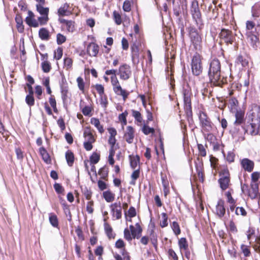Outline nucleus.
Listing matches in <instances>:
<instances>
[{"mask_svg": "<svg viewBox=\"0 0 260 260\" xmlns=\"http://www.w3.org/2000/svg\"><path fill=\"white\" fill-rule=\"evenodd\" d=\"M203 81L199 77L196 76L190 79L189 81L188 85L190 89H185L183 91L184 107L187 115H191L192 114L190 99L191 93L190 91L191 88H193L196 91L201 89L203 87Z\"/></svg>", "mask_w": 260, "mask_h": 260, "instance_id": "1", "label": "nucleus"}, {"mask_svg": "<svg viewBox=\"0 0 260 260\" xmlns=\"http://www.w3.org/2000/svg\"><path fill=\"white\" fill-rule=\"evenodd\" d=\"M247 119L250 125V134L252 135H256L260 127V107L257 105L252 106L247 113Z\"/></svg>", "mask_w": 260, "mask_h": 260, "instance_id": "2", "label": "nucleus"}, {"mask_svg": "<svg viewBox=\"0 0 260 260\" xmlns=\"http://www.w3.org/2000/svg\"><path fill=\"white\" fill-rule=\"evenodd\" d=\"M220 63L218 59H213L210 63L208 75L210 81L214 84H219L220 80Z\"/></svg>", "mask_w": 260, "mask_h": 260, "instance_id": "3", "label": "nucleus"}, {"mask_svg": "<svg viewBox=\"0 0 260 260\" xmlns=\"http://www.w3.org/2000/svg\"><path fill=\"white\" fill-rule=\"evenodd\" d=\"M241 189L244 193H247L251 199H259L260 198V191L257 183H251L249 188L246 184L242 185Z\"/></svg>", "mask_w": 260, "mask_h": 260, "instance_id": "4", "label": "nucleus"}, {"mask_svg": "<svg viewBox=\"0 0 260 260\" xmlns=\"http://www.w3.org/2000/svg\"><path fill=\"white\" fill-rule=\"evenodd\" d=\"M110 80L114 92L118 95L122 96L123 100L125 101L129 95V92L122 88L116 76L111 77Z\"/></svg>", "mask_w": 260, "mask_h": 260, "instance_id": "5", "label": "nucleus"}, {"mask_svg": "<svg viewBox=\"0 0 260 260\" xmlns=\"http://www.w3.org/2000/svg\"><path fill=\"white\" fill-rule=\"evenodd\" d=\"M199 119L203 133H210L213 129V124L207 115L204 112H200Z\"/></svg>", "mask_w": 260, "mask_h": 260, "instance_id": "6", "label": "nucleus"}, {"mask_svg": "<svg viewBox=\"0 0 260 260\" xmlns=\"http://www.w3.org/2000/svg\"><path fill=\"white\" fill-rule=\"evenodd\" d=\"M191 70L192 74L198 76L202 72L201 56L198 54H194L191 60Z\"/></svg>", "mask_w": 260, "mask_h": 260, "instance_id": "7", "label": "nucleus"}, {"mask_svg": "<svg viewBox=\"0 0 260 260\" xmlns=\"http://www.w3.org/2000/svg\"><path fill=\"white\" fill-rule=\"evenodd\" d=\"M220 178L218 182L222 190L226 189L230 185V173L228 169H222L219 174Z\"/></svg>", "mask_w": 260, "mask_h": 260, "instance_id": "8", "label": "nucleus"}, {"mask_svg": "<svg viewBox=\"0 0 260 260\" xmlns=\"http://www.w3.org/2000/svg\"><path fill=\"white\" fill-rule=\"evenodd\" d=\"M189 37L192 44L196 50H200L201 47L202 39L194 28H191L189 30Z\"/></svg>", "mask_w": 260, "mask_h": 260, "instance_id": "9", "label": "nucleus"}, {"mask_svg": "<svg viewBox=\"0 0 260 260\" xmlns=\"http://www.w3.org/2000/svg\"><path fill=\"white\" fill-rule=\"evenodd\" d=\"M131 67L125 63L121 65L118 69L117 74L122 80H127L132 76Z\"/></svg>", "mask_w": 260, "mask_h": 260, "instance_id": "10", "label": "nucleus"}, {"mask_svg": "<svg viewBox=\"0 0 260 260\" xmlns=\"http://www.w3.org/2000/svg\"><path fill=\"white\" fill-rule=\"evenodd\" d=\"M247 239L249 241V244H252L253 237L255 239V243L252 245L253 248L257 252H260V236H255V230L252 228H249L246 233Z\"/></svg>", "mask_w": 260, "mask_h": 260, "instance_id": "11", "label": "nucleus"}, {"mask_svg": "<svg viewBox=\"0 0 260 260\" xmlns=\"http://www.w3.org/2000/svg\"><path fill=\"white\" fill-rule=\"evenodd\" d=\"M191 13L193 19L195 20L197 24L201 23V14L199 10L198 3L196 1L192 2L191 7Z\"/></svg>", "mask_w": 260, "mask_h": 260, "instance_id": "12", "label": "nucleus"}, {"mask_svg": "<svg viewBox=\"0 0 260 260\" xmlns=\"http://www.w3.org/2000/svg\"><path fill=\"white\" fill-rule=\"evenodd\" d=\"M111 213L113 218L119 219L121 217L122 208L120 202L112 204L110 206Z\"/></svg>", "mask_w": 260, "mask_h": 260, "instance_id": "13", "label": "nucleus"}, {"mask_svg": "<svg viewBox=\"0 0 260 260\" xmlns=\"http://www.w3.org/2000/svg\"><path fill=\"white\" fill-rule=\"evenodd\" d=\"M247 36L248 41L253 48H256L257 47V44L259 43L258 33L255 32L254 34L252 31H247Z\"/></svg>", "mask_w": 260, "mask_h": 260, "instance_id": "14", "label": "nucleus"}, {"mask_svg": "<svg viewBox=\"0 0 260 260\" xmlns=\"http://www.w3.org/2000/svg\"><path fill=\"white\" fill-rule=\"evenodd\" d=\"M242 168L245 171L251 172L254 168V162L248 158H245L240 160Z\"/></svg>", "mask_w": 260, "mask_h": 260, "instance_id": "15", "label": "nucleus"}, {"mask_svg": "<svg viewBox=\"0 0 260 260\" xmlns=\"http://www.w3.org/2000/svg\"><path fill=\"white\" fill-rule=\"evenodd\" d=\"M220 38L226 43L232 44L233 36L231 31L229 29H222L220 33Z\"/></svg>", "mask_w": 260, "mask_h": 260, "instance_id": "16", "label": "nucleus"}, {"mask_svg": "<svg viewBox=\"0 0 260 260\" xmlns=\"http://www.w3.org/2000/svg\"><path fill=\"white\" fill-rule=\"evenodd\" d=\"M216 213L220 218L223 217L225 213L224 202L221 199L218 200L216 206Z\"/></svg>", "mask_w": 260, "mask_h": 260, "instance_id": "17", "label": "nucleus"}, {"mask_svg": "<svg viewBox=\"0 0 260 260\" xmlns=\"http://www.w3.org/2000/svg\"><path fill=\"white\" fill-rule=\"evenodd\" d=\"M99 50V46L94 43H90L87 46V53L90 56H96Z\"/></svg>", "mask_w": 260, "mask_h": 260, "instance_id": "18", "label": "nucleus"}, {"mask_svg": "<svg viewBox=\"0 0 260 260\" xmlns=\"http://www.w3.org/2000/svg\"><path fill=\"white\" fill-rule=\"evenodd\" d=\"M134 129L131 126L126 127V132L124 135L125 141L129 144L133 143L134 138Z\"/></svg>", "mask_w": 260, "mask_h": 260, "instance_id": "19", "label": "nucleus"}, {"mask_svg": "<svg viewBox=\"0 0 260 260\" xmlns=\"http://www.w3.org/2000/svg\"><path fill=\"white\" fill-rule=\"evenodd\" d=\"M108 131L110 134L108 139V143L111 145V148H114L116 142L115 136L117 135V131L114 127L108 128Z\"/></svg>", "mask_w": 260, "mask_h": 260, "instance_id": "20", "label": "nucleus"}, {"mask_svg": "<svg viewBox=\"0 0 260 260\" xmlns=\"http://www.w3.org/2000/svg\"><path fill=\"white\" fill-rule=\"evenodd\" d=\"M34 14L29 11L28 16L25 18V21L29 26L37 27L39 26V22L34 18Z\"/></svg>", "mask_w": 260, "mask_h": 260, "instance_id": "21", "label": "nucleus"}, {"mask_svg": "<svg viewBox=\"0 0 260 260\" xmlns=\"http://www.w3.org/2000/svg\"><path fill=\"white\" fill-rule=\"evenodd\" d=\"M244 112L241 110H237L235 114L236 120L234 122V125L238 126L241 124L244 120Z\"/></svg>", "mask_w": 260, "mask_h": 260, "instance_id": "22", "label": "nucleus"}, {"mask_svg": "<svg viewBox=\"0 0 260 260\" xmlns=\"http://www.w3.org/2000/svg\"><path fill=\"white\" fill-rule=\"evenodd\" d=\"M59 15L68 16L71 13V10L70 9V6L68 4H63L58 10Z\"/></svg>", "mask_w": 260, "mask_h": 260, "instance_id": "23", "label": "nucleus"}, {"mask_svg": "<svg viewBox=\"0 0 260 260\" xmlns=\"http://www.w3.org/2000/svg\"><path fill=\"white\" fill-rule=\"evenodd\" d=\"M136 225V228H135L133 225H131L129 229L133 238H138L142 232V229L139 223H137Z\"/></svg>", "mask_w": 260, "mask_h": 260, "instance_id": "24", "label": "nucleus"}, {"mask_svg": "<svg viewBox=\"0 0 260 260\" xmlns=\"http://www.w3.org/2000/svg\"><path fill=\"white\" fill-rule=\"evenodd\" d=\"M129 159L131 167L134 170L137 169L140 164V157L138 155H130Z\"/></svg>", "mask_w": 260, "mask_h": 260, "instance_id": "25", "label": "nucleus"}, {"mask_svg": "<svg viewBox=\"0 0 260 260\" xmlns=\"http://www.w3.org/2000/svg\"><path fill=\"white\" fill-rule=\"evenodd\" d=\"M90 123L94 125L100 134H103L104 132V129L98 118L92 117L90 119Z\"/></svg>", "mask_w": 260, "mask_h": 260, "instance_id": "26", "label": "nucleus"}, {"mask_svg": "<svg viewBox=\"0 0 260 260\" xmlns=\"http://www.w3.org/2000/svg\"><path fill=\"white\" fill-rule=\"evenodd\" d=\"M132 57L134 62H138L139 58V50L137 46L134 45L131 47Z\"/></svg>", "mask_w": 260, "mask_h": 260, "instance_id": "27", "label": "nucleus"}, {"mask_svg": "<svg viewBox=\"0 0 260 260\" xmlns=\"http://www.w3.org/2000/svg\"><path fill=\"white\" fill-rule=\"evenodd\" d=\"M106 218H104V230L105 233L109 239L114 238L115 234L113 233L112 228L111 226L106 222Z\"/></svg>", "mask_w": 260, "mask_h": 260, "instance_id": "28", "label": "nucleus"}, {"mask_svg": "<svg viewBox=\"0 0 260 260\" xmlns=\"http://www.w3.org/2000/svg\"><path fill=\"white\" fill-rule=\"evenodd\" d=\"M84 137L85 139L86 142H89L93 143L95 141V139L92 135L90 128L86 127L84 132Z\"/></svg>", "mask_w": 260, "mask_h": 260, "instance_id": "29", "label": "nucleus"}, {"mask_svg": "<svg viewBox=\"0 0 260 260\" xmlns=\"http://www.w3.org/2000/svg\"><path fill=\"white\" fill-rule=\"evenodd\" d=\"M39 152L42 156L43 160L47 164H50L51 159L49 154L44 147H42L39 149Z\"/></svg>", "mask_w": 260, "mask_h": 260, "instance_id": "30", "label": "nucleus"}, {"mask_svg": "<svg viewBox=\"0 0 260 260\" xmlns=\"http://www.w3.org/2000/svg\"><path fill=\"white\" fill-rule=\"evenodd\" d=\"M252 16L254 18L260 17V2L257 3L251 8Z\"/></svg>", "mask_w": 260, "mask_h": 260, "instance_id": "31", "label": "nucleus"}, {"mask_svg": "<svg viewBox=\"0 0 260 260\" xmlns=\"http://www.w3.org/2000/svg\"><path fill=\"white\" fill-rule=\"evenodd\" d=\"M15 21L18 31L19 32H22L24 31V26L23 25V20L21 16L19 14H17L15 17Z\"/></svg>", "mask_w": 260, "mask_h": 260, "instance_id": "32", "label": "nucleus"}, {"mask_svg": "<svg viewBox=\"0 0 260 260\" xmlns=\"http://www.w3.org/2000/svg\"><path fill=\"white\" fill-rule=\"evenodd\" d=\"M103 196L106 202L108 203L113 202L115 198V194L110 190L104 191Z\"/></svg>", "mask_w": 260, "mask_h": 260, "instance_id": "33", "label": "nucleus"}, {"mask_svg": "<svg viewBox=\"0 0 260 260\" xmlns=\"http://www.w3.org/2000/svg\"><path fill=\"white\" fill-rule=\"evenodd\" d=\"M66 159L68 165L71 167L74 162V155L71 150H68L66 153Z\"/></svg>", "mask_w": 260, "mask_h": 260, "instance_id": "34", "label": "nucleus"}, {"mask_svg": "<svg viewBox=\"0 0 260 260\" xmlns=\"http://www.w3.org/2000/svg\"><path fill=\"white\" fill-rule=\"evenodd\" d=\"M40 38L43 40H48L50 38L49 32L45 28H42L39 31Z\"/></svg>", "mask_w": 260, "mask_h": 260, "instance_id": "35", "label": "nucleus"}, {"mask_svg": "<svg viewBox=\"0 0 260 260\" xmlns=\"http://www.w3.org/2000/svg\"><path fill=\"white\" fill-rule=\"evenodd\" d=\"M80 107L83 114L86 116H91L92 115V108L89 106H85L82 108L81 103L80 104Z\"/></svg>", "mask_w": 260, "mask_h": 260, "instance_id": "36", "label": "nucleus"}, {"mask_svg": "<svg viewBox=\"0 0 260 260\" xmlns=\"http://www.w3.org/2000/svg\"><path fill=\"white\" fill-rule=\"evenodd\" d=\"M61 93L63 101L65 102L66 101H67L69 96L68 88L66 85H63L61 86Z\"/></svg>", "mask_w": 260, "mask_h": 260, "instance_id": "37", "label": "nucleus"}, {"mask_svg": "<svg viewBox=\"0 0 260 260\" xmlns=\"http://www.w3.org/2000/svg\"><path fill=\"white\" fill-rule=\"evenodd\" d=\"M49 219L51 224L54 227H57L58 225V219L56 215L54 213H50L49 215Z\"/></svg>", "mask_w": 260, "mask_h": 260, "instance_id": "38", "label": "nucleus"}, {"mask_svg": "<svg viewBox=\"0 0 260 260\" xmlns=\"http://www.w3.org/2000/svg\"><path fill=\"white\" fill-rule=\"evenodd\" d=\"M178 245L181 250H186L188 249V243L186 239L185 238H181L179 240Z\"/></svg>", "mask_w": 260, "mask_h": 260, "instance_id": "39", "label": "nucleus"}, {"mask_svg": "<svg viewBox=\"0 0 260 260\" xmlns=\"http://www.w3.org/2000/svg\"><path fill=\"white\" fill-rule=\"evenodd\" d=\"M37 11L42 15H48L49 13V9L44 8L41 4H37L36 5Z\"/></svg>", "mask_w": 260, "mask_h": 260, "instance_id": "40", "label": "nucleus"}, {"mask_svg": "<svg viewBox=\"0 0 260 260\" xmlns=\"http://www.w3.org/2000/svg\"><path fill=\"white\" fill-rule=\"evenodd\" d=\"M171 226L175 235L177 236L180 234L181 230L180 229V226L179 224L177 222L173 221L171 224Z\"/></svg>", "mask_w": 260, "mask_h": 260, "instance_id": "41", "label": "nucleus"}, {"mask_svg": "<svg viewBox=\"0 0 260 260\" xmlns=\"http://www.w3.org/2000/svg\"><path fill=\"white\" fill-rule=\"evenodd\" d=\"M67 30L73 32L75 30V22L72 20H69L64 26Z\"/></svg>", "mask_w": 260, "mask_h": 260, "instance_id": "42", "label": "nucleus"}, {"mask_svg": "<svg viewBox=\"0 0 260 260\" xmlns=\"http://www.w3.org/2000/svg\"><path fill=\"white\" fill-rule=\"evenodd\" d=\"M161 220L160 221V226L163 228L166 227L168 224V217L167 214L165 213H161Z\"/></svg>", "mask_w": 260, "mask_h": 260, "instance_id": "43", "label": "nucleus"}, {"mask_svg": "<svg viewBox=\"0 0 260 260\" xmlns=\"http://www.w3.org/2000/svg\"><path fill=\"white\" fill-rule=\"evenodd\" d=\"M100 158V155L96 152H94L90 157V161L91 164L94 165L99 162Z\"/></svg>", "mask_w": 260, "mask_h": 260, "instance_id": "44", "label": "nucleus"}, {"mask_svg": "<svg viewBox=\"0 0 260 260\" xmlns=\"http://www.w3.org/2000/svg\"><path fill=\"white\" fill-rule=\"evenodd\" d=\"M135 170L131 175L132 180L130 182V184L133 185L135 184V181L139 178L140 175L139 169H136Z\"/></svg>", "mask_w": 260, "mask_h": 260, "instance_id": "45", "label": "nucleus"}, {"mask_svg": "<svg viewBox=\"0 0 260 260\" xmlns=\"http://www.w3.org/2000/svg\"><path fill=\"white\" fill-rule=\"evenodd\" d=\"M132 116L135 118V120L138 122L141 123L143 121V118L140 112L132 110Z\"/></svg>", "mask_w": 260, "mask_h": 260, "instance_id": "46", "label": "nucleus"}, {"mask_svg": "<svg viewBox=\"0 0 260 260\" xmlns=\"http://www.w3.org/2000/svg\"><path fill=\"white\" fill-rule=\"evenodd\" d=\"M127 112L125 111L120 114L118 116L119 120L121 122L122 126L125 125L127 123L126 116H127Z\"/></svg>", "mask_w": 260, "mask_h": 260, "instance_id": "47", "label": "nucleus"}, {"mask_svg": "<svg viewBox=\"0 0 260 260\" xmlns=\"http://www.w3.org/2000/svg\"><path fill=\"white\" fill-rule=\"evenodd\" d=\"M233 192L232 189L229 190L225 192V196L227 198V202L229 204H236L235 200L232 197V193Z\"/></svg>", "mask_w": 260, "mask_h": 260, "instance_id": "48", "label": "nucleus"}, {"mask_svg": "<svg viewBox=\"0 0 260 260\" xmlns=\"http://www.w3.org/2000/svg\"><path fill=\"white\" fill-rule=\"evenodd\" d=\"M241 249L245 256L248 257L250 256L251 252L249 249V246L242 244L241 245Z\"/></svg>", "mask_w": 260, "mask_h": 260, "instance_id": "49", "label": "nucleus"}, {"mask_svg": "<svg viewBox=\"0 0 260 260\" xmlns=\"http://www.w3.org/2000/svg\"><path fill=\"white\" fill-rule=\"evenodd\" d=\"M114 20L117 25H120L122 23V19L120 14L116 11L113 13Z\"/></svg>", "mask_w": 260, "mask_h": 260, "instance_id": "50", "label": "nucleus"}, {"mask_svg": "<svg viewBox=\"0 0 260 260\" xmlns=\"http://www.w3.org/2000/svg\"><path fill=\"white\" fill-rule=\"evenodd\" d=\"M115 154V150L114 148H110L109 151V155L108 156V161L110 165L113 166L114 164V159L113 157Z\"/></svg>", "mask_w": 260, "mask_h": 260, "instance_id": "51", "label": "nucleus"}, {"mask_svg": "<svg viewBox=\"0 0 260 260\" xmlns=\"http://www.w3.org/2000/svg\"><path fill=\"white\" fill-rule=\"evenodd\" d=\"M142 131L145 135H149L150 134H153L154 132V129L153 128H151L149 127L148 125H144L142 128Z\"/></svg>", "mask_w": 260, "mask_h": 260, "instance_id": "52", "label": "nucleus"}, {"mask_svg": "<svg viewBox=\"0 0 260 260\" xmlns=\"http://www.w3.org/2000/svg\"><path fill=\"white\" fill-rule=\"evenodd\" d=\"M62 56V49L61 48L58 47L54 52V58L56 60L60 59Z\"/></svg>", "mask_w": 260, "mask_h": 260, "instance_id": "53", "label": "nucleus"}, {"mask_svg": "<svg viewBox=\"0 0 260 260\" xmlns=\"http://www.w3.org/2000/svg\"><path fill=\"white\" fill-rule=\"evenodd\" d=\"M108 174V170L106 167H103L100 169L99 171V174L101 176L102 179H105L107 177Z\"/></svg>", "mask_w": 260, "mask_h": 260, "instance_id": "54", "label": "nucleus"}, {"mask_svg": "<svg viewBox=\"0 0 260 260\" xmlns=\"http://www.w3.org/2000/svg\"><path fill=\"white\" fill-rule=\"evenodd\" d=\"M238 102L235 98H232L229 101V106L232 110H236L238 105Z\"/></svg>", "mask_w": 260, "mask_h": 260, "instance_id": "55", "label": "nucleus"}, {"mask_svg": "<svg viewBox=\"0 0 260 260\" xmlns=\"http://www.w3.org/2000/svg\"><path fill=\"white\" fill-rule=\"evenodd\" d=\"M42 68L45 73H48L51 69V66L48 61H44L42 63Z\"/></svg>", "mask_w": 260, "mask_h": 260, "instance_id": "56", "label": "nucleus"}, {"mask_svg": "<svg viewBox=\"0 0 260 260\" xmlns=\"http://www.w3.org/2000/svg\"><path fill=\"white\" fill-rule=\"evenodd\" d=\"M237 62L240 63L243 67H246L248 63V61L241 55H239L237 57Z\"/></svg>", "mask_w": 260, "mask_h": 260, "instance_id": "57", "label": "nucleus"}, {"mask_svg": "<svg viewBox=\"0 0 260 260\" xmlns=\"http://www.w3.org/2000/svg\"><path fill=\"white\" fill-rule=\"evenodd\" d=\"M67 39L66 36L61 34H58L56 36V41L58 45H60L64 43L66 41Z\"/></svg>", "mask_w": 260, "mask_h": 260, "instance_id": "58", "label": "nucleus"}, {"mask_svg": "<svg viewBox=\"0 0 260 260\" xmlns=\"http://www.w3.org/2000/svg\"><path fill=\"white\" fill-rule=\"evenodd\" d=\"M255 26V23L252 21L248 20L246 22V28L247 31H252Z\"/></svg>", "mask_w": 260, "mask_h": 260, "instance_id": "59", "label": "nucleus"}, {"mask_svg": "<svg viewBox=\"0 0 260 260\" xmlns=\"http://www.w3.org/2000/svg\"><path fill=\"white\" fill-rule=\"evenodd\" d=\"M77 82L78 83V88L80 90L83 92L84 90V82L83 79L81 77H79L77 79Z\"/></svg>", "mask_w": 260, "mask_h": 260, "instance_id": "60", "label": "nucleus"}, {"mask_svg": "<svg viewBox=\"0 0 260 260\" xmlns=\"http://www.w3.org/2000/svg\"><path fill=\"white\" fill-rule=\"evenodd\" d=\"M32 94L27 95L25 98V101L29 106L34 105L35 103V100Z\"/></svg>", "mask_w": 260, "mask_h": 260, "instance_id": "61", "label": "nucleus"}, {"mask_svg": "<svg viewBox=\"0 0 260 260\" xmlns=\"http://www.w3.org/2000/svg\"><path fill=\"white\" fill-rule=\"evenodd\" d=\"M260 176V173L258 172H254L251 174V183H257Z\"/></svg>", "mask_w": 260, "mask_h": 260, "instance_id": "62", "label": "nucleus"}, {"mask_svg": "<svg viewBox=\"0 0 260 260\" xmlns=\"http://www.w3.org/2000/svg\"><path fill=\"white\" fill-rule=\"evenodd\" d=\"M72 63V60L70 58L66 57L64 59V66L67 69H69L71 68Z\"/></svg>", "mask_w": 260, "mask_h": 260, "instance_id": "63", "label": "nucleus"}, {"mask_svg": "<svg viewBox=\"0 0 260 260\" xmlns=\"http://www.w3.org/2000/svg\"><path fill=\"white\" fill-rule=\"evenodd\" d=\"M235 155L233 152L229 151L226 156V160L230 163L233 162L235 160Z\"/></svg>", "mask_w": 260, "mask_h": 260, "instance_id": "64", "label": "nucleus"}]
</instances>
